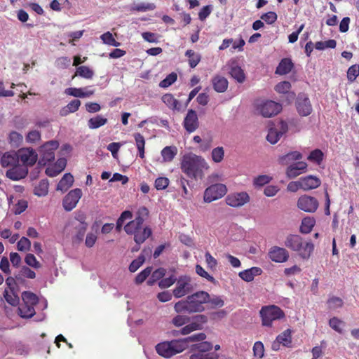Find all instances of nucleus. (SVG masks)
Returning <instances> with one entry per match:
<instances>
[{"label": "nucleus", "mask_w": 359, "mask_h": 359, "mask_svg": "<svg viewBox=\"0 0 359 359\" xmlns=\"http://www.w3.org/2000/svg\"><path fill=\"white\" fill-rule=\"evenodd\" d=\"M96 229L87 233L85 244L88 248H91L95 243L97 238V231L99 226H95Z\"/></svg>", "instance_id": "49530a36"}, {"label": "nucleus", "mask_w": 359, "mask_h": 359, "mask_svg": "<svg viewBox=\"0 0 359 359\" xmlns=\"http://www.w3.org/2000/svg\"><path fill=\"white\" fill-rule=\"evenodd\" d=\"M6 301L12 306H17L19 304L20 299L14 290H5L4 294Z\"/></svg>", "instance_id": "a19ab883"}, {"label": "nucleus", "mask_w": 359, "mask_h": 359, "mask_svg": "<svg viewBox=\"0 0 359 359\" xmlns=\"http://www.w3.org/2000/svg\"><path fill=\"white\" fill-rule=\"evenodd\" d=\"M359 76V65H351L347 71V79L350 82H353Z\"/></svg>", "instance_id": "3c124183"}, {"label": "nucleus", "mask_w": 359, "mask_h": 359, "mask_svg": "<svg viewBox=\"0 0 359 359\" xmlns=\"http://www.w3.org/2000/svg\"><path fill=\"white\" fill-rule=\"evenodd\" d=\"M25 263L34 269H39L41 267V264L38 262L35 256L32 254H27L25 259Z\"/></svg>", "instance_id": "052dcab7"}, {"label": "nucleus", "mask_w": 359, "mask_h": 359, "mask_svg": "<svg viewBox=\"0 0 359 359\" xmlns=\"http://www.w3.org/2000/svg\"><path fill=\"white\" fill-rule=\"evenodd\" d=\"M19 159L22 162L25 166H32L37 161V154L33 149L25 148L19 151Z\"/></svg>", "instance_id": "dca6fc26"}, {"label": "nucleus", "mask_w": 359, "mask_h": 359, "mask_svg": "<svg viewBox=\"0 0 359 359\" xmlns=\"http://www.w3.org/2000/svg\"><path fill=\"white\" fill-rule=\"evenodd\" d=\"M108 120L107 118L102 116L101 115H97L95 117L90 118L88 121V126L90 129H97L107 123Z\"/></svg>", "instance_id": "f704fd0d"}, {"label": "nucleus", "mask_w": 359, "mask_h": 359, "mask_svg": "<svg viewBox=\"0 0 359 359\" xmlns=\"http://www.w3.org/2000/svg\"><path fill=\"white\" fill-rule=\"evenodd\" d=\"M182 171L191 179H202L203 171L209 169L205 160L196 154H189L183 156L181 163Z\"/></svg>", "instance_id": "f257e3e1"}, {"label": "nucleus", "mask_w": 359, "mask_h": 359, "mask_svg": "<svg viewBox=\"0 0 359 359\" xmlns=\"http://www.w3.org/2000/svg\"><path fill=\"white\" fill-rule=\"evenodd\" d=\"M177 79V75L175 72H172L168 74L164 79L159 83V87L166 88L174 83Z\"/></svg>", "instance_id": "a18cd8bd"}, {"label": "nucleus", "mask_w": 359, "mask_h": 359, "mask_svg": "<svg viewBox=\"0 0 359 359\" xmlns=\"http://www.w3.org/2000/svg\"><path fill=\"white\" fill-rule=\"evenodd\" d=\"M149 217V210L145 207H140L137 213L135 220L130 221L126 224H143V223Z\"/></svg>", "instance_id": "c756f323"}, {"label": "nucleus", "mask_w": 359, "mask_h": 359, "mask_svg": "<svg viewBox=\"0 0 359 359\" xmlns=\"http://www.w3.org/2000/svg\"><path fill=\"white\" fill-rule=\"evenodd\" d=\"M19 162V157L16 153L6 152L1 158L0 163L3 168L12 167L16 165Z\"/></svg>", "instance_id": "412c9836"}, {"label": "nucleus", "mask_w": 359, "mask_h": 359, "mask_svg": "<svg viewBox=\"0 0 359 359\" xmlns=\"http://www.w3.org/2000/svg\"><path fill=\"white\" fill-rule=\"evenodd\" d=\"M71 64V59L69 57H60L55 61V66L59 69H66Z\"/></svg>", "instance_id": "e2e57ef3"}, {"label": "nucleus", "mask_w": 359, "mask_h": 359, "mask_svg": "<svg viewBox=\"0 0 359 359\" xmlns=\"http://www.w3.org/2000/svg\"><path fill=\"white\" fill-rule=\"evenodd\" d=\"M296 108L302 116H307L312 112V106L310 100L304 94L299 95L296 101Z\"/></svg>", "instance_id": "ddd939ff"}, {"label": "nucleus", "mask_w": 359, "mask_h": 359, "mask_svg": "<svg viewBox=\"0 0 359 359\" xmlns=\"http://www.w3.org/2000/svg\"><path fill=\"white\" fill-rule=\"evenodd\" d=\"M57 141L51 140L46 142L39 149L40 159L39 164L46 165L47 163L55 160V151L58 148Z\"/></svg>", "instance_id": "423d86ee"}, {"label": "nucleus", "mask_w": 359, "mask_h": 359, "mask_svg": "<svg viewBox=\"0 0 359 359\" xmlns=\"http://www.w3.org/2000/svg\"><path fill=\"white\" fill-rule=\"evenodd\" d=\"M128 234L134 235V241L140 245L145 241L151 234V230L147 226H124Z\"/></svg>", "instance_id": "0eeeda50"}, {"label": "nucleus", "mask_w": 359, "mask_h": 359, "mask_svg": "<svg viewBox=\"0 0 359 359\" xmlns=\"http://www.w3.org/2000/svg\"><path fill=\"white\" fill-rule=\"evenodd\" d=\"M212 344L208 341H203L191 346V351H198L200 353L209 351L212 349Z\"/></svg>", "instance_id": "8fccbe9b"}, {"label": "nucleus", "mask_w": 359, "mask_h": 359, "mask_svg": "<svg viewBox=\"0 0 359 359\" xmlns=\"http://www.w3.org/2000/svg\"><path fill=\"white\" fill-rule=\"evenodd\" d=\"M189 321V318L186 316L177 315L172 320V323L177 327L182 326Z\"/></svg>", "instance_id": "69168bd1"}, {"label": "nucleus", "mask_w": 359, "mask_h": 359, "mask_svg": "<svg viewBox=\"0 0 359 359\" xmlns=\"http://www.w3.org/2000/svg\"><path fill=\"white\" fill-rule=\"evenodd\" d=\"M297 205L302 211L315 212L319 206V203L315 197L305 194L298 198Z\"/></svg>", "instance_id": "9b49d317"}, {"label": "nucleus", "mask_w": 359, "mask_h": 359, "mask_svg": "<svg viewBox=\"0 0 359 359\" xmlns=\"http://www.w3.org/2000/svg\"><path fill=\"white\" fill-rule=\"evenodd\" d=\"M185 55L188 57L189 65L191 68L196 67L201 60L200 54L191 49L186 51Z\"/></svg>", "instance_id": "e433bc0d"}, {"label": "nucleus", "mask_w": 359, "mask_h": 359, "mask_svg": "<svg viewBox=\"0 0 359 359\" xmlns=\"http://www.w3.org/2000/svg\"><path fill=\"white\" fill-rule=\"evenodd\" d=\"M257 109L264 117H271L281 111L282 106L274 101L266 100L257 104Z\"/></svg>", "instance_id": "9d476101"}, {"label": "nucleus", "mask_w": 359, "mask_h": 359, "mask_svg": "<svg viewBox=\"0 0 359 359\" xmlns=\"http://www.w3.org/2000/svg\"><path fill=\"white\" fill-rule=\"evenodd\" d=\"M177 154V148L175 147H165L161 151V156L165 162H170Z\"/></svg>", "instance_id": "4c0bfd02"}, {"label": "nucleus", "mask_w": 359, "mask_h": 359, "mask_svg": "<svg viewBox=\"0 0 359 359\" xmlns=\"http://www.w3.org/2000/svg\"><path fill=\"white\" fill-rule=\"evenodd\" d=\"M152 268L151 267H147L143 271H142L140 273H139L135 279V282L136 284H140L142 283L151 274Z\"/></svg>", "instance_id": "5fc2aeb1"}, {"label": "nucleus", "mask_w": 359, "mask_h": 359, "mask_svg": "<svg viewBox=\"0 0 359 359\" xmlns=\"http://www.w3.org/2000/svg\"><path fill=\"white\" fill-rule=\"evenodd\" d=\"M74 183V177L71 173H66L58 182L57 189L67 191Z\"/></svg>", "instance_id": "cd10ccee"}, {"label": "nucleus", "mask_w": 359, "mask_h": 359, "mask_svg": "<svg viewBox=\"0 0 359 359\" xmlns=\"http://www.w3.org/2000/svg\"><path fill=\"white\" fill-rule=\"evenodd\" d=\"M206 338V335L204 333H197L194 334L191 336L184 339H180V341H182L184 346V350L187 348L188 344L189 342H195V341H202L205 340Z\"/></svg>", "instance_id": "ea45409f"}, {"label": "nucleus", "mask_w": 359, "mask_h": 359, "mask_svg": "<svg viewBox=\"0 0 359 359\" xmlns=\"http://www.w3.org/2000/svg\"><path fill=\"white\" fill-rule=\"evenodd\" d=\"M201 329V325L199 323L193 322L184 326L180 331H174L172 334L174 336H177L180 333L182 335H187L194 331L198 330Z\"/></svg>", "instance_id": "473e14b6"}, {"label": "nucleus", "mask_w": 359, "mask_h": 359, "mask_svg": "<svg viewBox=\"0 0 359 359\" xmlns=\"http://www.w3.org/2000/svg\"><path fill=\"white\" fill-rule=\"evenodd\" d=\"M227 189L223 184H215L208 187L204 191L203 199L206 203H210L222 198L226 193Z\"/></svg>", "instance_id": "6e6552de"}, {"label": "nucleus", "mask_w": 359, "mask_h": 359, "mask_svg": "<svg viewBox=\"0 0 359 359\" xmlns=\"http://www.w3.org/2000/svg\"><path fill=\"white\" fill-rule=\"evenodd\" d=\"M302 158V155L297 151H291L278 158V162L281 165H286L294 161H299Z\"/></svg>", "instance_id": "393cba45"}, {"label": "nucleus", "mask_w": 359, "mask_h": 359, "mask_svg": "<svg viewBox=\"0 0 359 359\" xmlns=\"http://www.w3.org/2000/svg\"><path fill=\"white\" fill-rule=\"evenodd\" d=\"M166 270L163 268H159L155 270L152 274L151 279L148 281L149 285H152L156 280H161L165 275Z\"/></svg>", "instance_id": "864d4df0"}, {"label": "nucleus", "mask_w": 359, "mask_h": 359, "mask_svg": "<svg viewBox=\"0 0 359 359\" xmlns=\"http://www.w3.org/2000/svg\"><path fill=\"white\" fill-rule=\"evenodd\" d=\"M169 180L167 177H161L155 180V187L157 190H163L168 187Z\"/></svg>", "instance_id": "680f3d73"}, {"label": "nucleus", "mask_w": 359, "mask_h": 359, "mask_svg": "<svg viewBox=\"0 0 359 359\" xmlns=\"http://www.w3.org/2000/svg\"><path fill=\"white\" fill-rule=\"evenodd\" d=\"M329 325L338 333H342L344 323L338 318L333 317L330 320Z\"/></svg>", "instance_id": "09e8293b"}, {"label": "nucleus", "mask_w": 359, "mask_h": 359, "mask_svg": "<svg viewBox=\"0 0 359 359\" xmlns=\"http://www.w3.org/2000/svg\"><path fill=\"white\" fill-rule=\"evenodd\" d=\"M28 173V169L25 165H20L18 163L13 165L6 172V176L10 180L18 181L25 178Z\"/></svg>", "instance_id": "2eb2a0df"}, {"label": "nucleus", "mask_w": 359, "mask_h": 359, "mask_svg": "<svg viewBox=\"0 0 359 359\" xmlns=\"http://www.w3.org/2000/svg\"><path fill=\"white\" fill-rule=\"evenodd\" d=\"M261 18L265 21L267 24L271 25L275 22L277 20V15L275 12L269 11L263 14Z\"/></svg>", "instance_id": "774afa93"}, {"label": "nucleus", "mask_w": 359, "mask_h": 359, "mask_svg": "<svg viewBox=\"0 0 359 359\" xmlns=\"http://www.w3.org/2000/svg\"><path fill=\"white\" fill-rule=\"evenodd\" d=\"M229 74L238 83H243L246 79L243 69L238 66H232L230 69Z\"/></svg>", "instance_id": "7c9ffc66"}, {"label": "nucleus", "mask_w": 359, "mask_h": 359, "mask_svg": "<svg viewBox=\"0 0 359 359\" xmlns=\"http://www.w3.org/2000/svg\"><path fill=\"white\" fill-rule=\"evenodd\" d=\"M307 166V163L304 161L296 162L287 167L286 170V175L290 179L295 178L305 172Z\"/></svg>", "instance_id": "6ab92c4d"}, {"label": "nucleus", "mask_w": 359, "mask_h": 359, "mask_svg": "<svg viewBox=\"0 0 359 359\" xmlns=\"http://www.w3.org/2000/svg\"><path fill=\"white\" fill-rule=\"evenodd\" d=\"M156 352L162 357L169 358L184 351V346L180 339L161 342L156 346Z\"/></svg>", "instance_id": "20e7f679"}, {"label": "nucleus", "mask_w": 359, "mask_h": 359, "mask_svg": "<svg viewBox=\"0 0 359 359\" xmlns=\"http://www.w3.org/2000/svg\"><path fill=\"white\" fill-rule=\"evenodd\" d=\"M262 273V270L261 268L252 267L239 272L238 276L242 280L246 282H251L254 280L255 276L261 275Z\"/></svg>", "instance_id": "5701e85b"}, {"label": "nucleus", "mask_w": 359, "mask_h": 359, "mask_svg": "<svg viewBox=\"0 0 359 359\" xmlns=\"http://www.w3.org/2000/svg\"><path fill=\"white\" fill-rule=\"evenodd\" d=\"M293 68V63L290 58L283 59L276 69V74L285 75L288 74Z\"/></svg>", "instance_id": "bb28decb"}, {"label": "nucleus", "mask_w": 359, "mask_h": 359, "mask_svg": "<svg viewBox=\"0 0 359 359\" xmlns=\"http://www.w3.org/2000/svg\"><path fill=\"white\" fill-rule=\"evenodd\" d=\"M145 257L141 254L137 259H134L129 266L130 272H135L144 262Z\"/></svg>", "instance_id": "603ef678"}, {"label": "nucleus", "mask_w": 359, "mask_h": 359, "mask_svg": "<svg viewBox=\"0 0 359 359\" xmlns=\"http://www.w3.org/2000/svg\"><path fill=\"white\" fill-rule=\"evenodd\" d=\"M176 286L173 290V296L180 298L189 294L193 289L191 278L187 276H181L176 280Z\"/></svg>", "instance_id": "1a4fd4ad"}, {"label": "nucleus", "mask_w": 359, "mask_h": 359, "mask_svg": "<svg viewBox=\"0 0 359 359\" xmlns=\"http://www.w3.org/2000/svg\"><path fill=\"white\" fill-rule=\"evenodd\" d=\"M211 157L215 163H220L224 157V149L222 147H217L212 149Z\"/></svg>", "instance_id": "c03bdc74"}, {"label": "nucleus", "mask_w": 359, "mask_h": 359, "mask_svg": "<svg viewBox=\"0 0 359 359\" xmlns=\"http://www.w3.org/2000/svg\"><path fill=\"white\" fill-rule=\"evenodd\" d=\"M323 152L319 149H316L310 153L307 157V159L311 162L315 163L317 165H320L323 161Z\"/></svg>", "instance_id": "79ce46f5"}, {"label": "nucleus", "mask_w": 359, "mask_h": 359, "mask_svg": "<svg viewBox=\"0 0 359 359\" xmlns=\"http://www.w3.org/2000/svg\"><path fill=\"white\" fill-rule=\"evenodd\" d=\"M177 280V278L175 277V276H170L168 278H162L158 282V286L159 287L162 289L168 288L172 285Z\"/></svg>", "instance_id": "4d7b16f0"}, {"label": "nucleus", "mask_w": 359, "mask_h": 359, "mask_svg": "<svg viewBox=\"0 0 359 359\" xmlns=\"http://www.w3.org/2000/svg\"><path fill=\"white\" fill-rule=\"evenodd\" d=\"M74 76L91 79L94 76V72L87 66H79L76 68Z\"/></svg>", "instance_id": "58836bf2"}, {"label": "nucleus", "mask_w": 359, "mask_h": 359, "mask_svg": "<svg viewBox=\"0 0 359 359\" xmlns=\"http://www.w3.org/2000/svg\"><path fill=\"white\" fill-rule=\"evenodd\" d=\"M196 272L198 276L207 279L208 281L215 283V279L214 277L210 276L201 265L197 264L196 266Z\"/></svg>", "instance_id": "13d9d810"}, {"label": "nucleus", "mask_w": 359, "mask_h": 359, "mask_svg": "<svg viewBox=\"0 0 359 359\" xmlns=\"http://www.w3.org/2000/svg\"><path fill=\"white\" fill-rule=\"evenodd\" d=\"M262 325L271 326L272 322L284 317V312L277 306H263L259 311Z\"/></svg>", "instance_id": "39448f33"}, {"label": "nucleus", "mask_w": 359, "mask_h": 359, "mask_svg": "<svg viewBox=\"0 0 359 359\" xmlns=\"http://www.w3.org/2000/svg\"><path fill=\"white\" fill-rule=\"evenodd\" d=\"M205 262L209 269L215 270L217 266V261L215 259L209 252L205 254Z\"/></svg>", "instance_id": "338daca9"}, {"label": "nucleus", "mask_w": 359, "mask_h": 359, "mask_svg": "<svg viewBox=\"0 0 359 359\" xmlns=\"http://www.w3.org/2000/svg\"><path fill=\"white\" fill-rule=\"evenodd\" d=\"M209 294L205 291L196 292L189 295L185 300L179 301L175 304L174 309L177 313L187 312L198 313L205 310L203 304L207 303Z\"/></svg>", "instance_id": "f03ea898"}, {"label": "nucleus", "mask_w": 359, "mask_h": 359, "mask_svg": "<svg viewBox=\"0 0 359 359\" xmlns=\"http://www.w3.org/2000/svg\"><path fill=\"white\" fill-rule=\"evenodd\" d=\"M300 180L302 189L304 191L316 189L321 184L320 180L318 177L313 175H308L304 177H301Z\"/></svg>", "instance_id": "aec40b11"}, {"label": "nucleus", "mask_w": 359, "mask_h": 359, "mask_svg": "<svg viewBox=\"0 0 359 359\" xmlns=\"http://www.w3.org/2000/svg\"><path fill=\"white\" fill-rule=\"evenodd\" d=\"M22 299L23 301V304L32 305L33 306L38 302L37 296L28 291H25L22 293Z\"/></svg>", "instance_id": "37998d69"}, {"label": "nucleus", "mask_w": 359, "mask_h": 359, "mask_svg": "<svg viewBox=\"0 0 359 359\" xmlns=\"http://www.w3.org/2000/svg\"><path fill=\"white\" fill-rule=\"evenodd\" d=\"M250 201L249 195L246 192H240L229 194L226 198V204L231 207H240Z\"/></svg>", "instance_id": "4468645a"}, {"label": "nucleus", "mask_w": 359, "mask_h": 359, "mask_svg": "<svg viewBox=\"0 0 359 359\" xmlns=\"http://www.w3.org/2000/svg\"><path fill=\"white\" fill-rule=\"evenodd\" d=\"M18 310V314L22 318H29L35 314L34 308L32 305L22 304Z\"/></svg>", "instance_id": "72a5a7b5"}, {"label": "nucleus", "mask_w": 359, "mask_h": 359, "mask_svg": "<svg viewBox=\"0 0 359 359\" xmlns=\"http://www.w3.org/2000/svg\"><path fill=\"white\" fill-rule=\"evenodd\" d=\"M82 191L80 189H75L70 191L64 198L62 205L65 210H73L81 198Z\"/></svg>", "instance_id": "f8f14e48"}, {"label": "nucleus", "mask_w": 359, "mask_h": 359, "mask_svg": "<svg viewBox=\"0 0 359 359\" xmlns=\"http://www.w3.org/2000/svg\"><path fill=\"white\" fill-rule=\"evenodd\" d=\"M327 304L330 309H337L342 307L344 302L341 298L332 297L328 299Z\"/></svg>", "instance_id": "6e6d98bb"}, {"label": "nucleus", "mask_w": 359, "mask_h": 359, "mask_svg": "<svg viewBox=\"0 0 359 359\" xmlns=\"http://www.w3.org/2000/svg\"><path fill=\"white\" fill-rule=\"evenodd\" d=\"M81 106V101L79 100H72L68 104L64 107L60 111L62 116H65L70 113L76 111Z\"/></svg>", "instance_id": "2f4dec72"}, {"label": "nucleus", "mask_w": 359, "mask_h": 359, "mask_svg": "<svg viewBox=\"0 0 359 359\" xmlns=\"http://www.w3.org/2000/svg\"><path fill=\"white\" fill-rule=\"evenodd\" d=\"M184 127L189 133L194 132L198 127V119L196 112L193 109H189L184 118Z\"/></svg>", "instance_id": "a211bd4d"}, {"label": "nucleus", "mask_w": 359, "mask_h": 359, "mask_svg": "<svg viewBox=\"0 0 359 359\" xmlns=\"http://www.w3.org/2000/svg\"><path fill=\"white\" fill-rule=\"evenodd\" d=\"M269 256L274 262L283 263L287 261L289 252L283 248L274 246L270 249Z\"/></svg>", "instance_id": "f3484780"}, {"label": "nucleus", "mask_w": 359, "mask_h": 359, "mask_svg": "<svg viewBox=\"0 0 359 359\" xmlns=\"http://www.w3.org/2000/svg\"><path fill=\"white\" fill-rule=\"evenodd\" d=\"M282 137L281 134L278 133V129L276 128H270L269 130L266 140L271 144H274L278 142L280 138Z\"/></svg>", "instance_id": "de8ad7c7"}, {"label": "nucleus", "mask_w": 359, "mask_h": 359, "mask_svg": "<svg viewBox=\"0 0 359 359\" xmlns=\"http://www.w3.org/2000/svg\"><path fill=\"white\" fill-rule=\"evenodd\" d=\"M49 183L48 180H41L34 187V193L38 196H45L48 192Z\"/></svg>", "instance_id": "c9c22d12"}, {"label": "nucleus", "mask_w": 359, "mask_h": 359, "mask_svg": "<svg viewBox=\"0 0 359 359\" xmlns=\"http://www.w3.org/2000/svg\"><path fill=\"white\" fill-rule=\"evenodd\" d=\"M285 245L292 250L297 252L298 255L304 259L310 257L314 248L312 243H304L299 236L292 234L287 236Z\"/></svg>", "instance_id": "7ed1b4c3"}, {"label": "nucleus", "mask_w": 359, "mask_h": 359, "mask_svg": "<svg viewBox=\"0 0 359 359\" xmlns=\"http://www.w3.org/2000/svg\"><path fill=\"white\" fill-rule=\"evenodd\" d=\"M254 355L258 358H262L264 356V344L261 341H257L253 346Z\"/></svg>", "instance_id": "0e129e2a"}, {"label": "nucleus", "mask_w": 359, "mask_h": 359, "mask_svg": "<svg viewBox=\"0 0 359 359\" xmlns=\"http://www.w3.org/2000/svg\"><path fill=\"white\" fill-rule=\"evenodd\" d=\"M291 88V83L289 81H282L275 86V90L278 93H286Z\"/></svg>", "instance_id": "bf43d9fd"}, {"label": "nucleus", "mask_w": 359, "mask_h": 359, "mask_svg": "<svg viewBox=\"0 0 359 359\" xmlns=\"http://www.w3.org/2000/svg\"><path fill=\"white\" fill-rule=\"evenodd\" d=\"M277 343H274L273 344V349L276 350V346H278V344H281L285 346H290V344L292 342V338H291V331L290 330L287 329L285 330L283 332L280 334L276 337Z\"/></svg>", "instance_id": "a878e982"}, {"label": "nucleus", "mask_w": 359, "mask_h": 359, "mask_svg": "<svg viewBox=\"0 0 359 359\" xmlns=\"http://www.w3.org/2000/svg\"><path fill=\"white\" fill-rule=\"evenodd\" d=\"M163 102L170 109L172 110H180V102L174 97V96L170 93H166L162 96L161 98Z\"/></svg>", "instance_id": "c85d7f7f"}, {"label": "nucleus", "mask_w": 359, "mask_h": 359, "mask_svg": "<svg viewBox=\"0 0 359 359\" xmlns=\"http://www.w3.org/2000/svg\"><path fill=\"white\" fill-rule=\"evenodd\" d=\"M212 84L216 92L224 93L228 88L229 82L225 77L220 75H216L212 79Z\"/></svg>", "instance_id": "4be33fe9"}, {"label": "nucleus", "mask_w": 359, "mask_h": 359, "mask_svg": "<svg viewBox=\"0 0 359 359\" xmlns=\"http://www.w3.org/2000/svg\"><path fill=\"white\" fill-rule=\"evenodd\" d=\"M94 90H88V88H68L65 90V93L67 95L74 96L76 97H88L93 95L94 94Z\"/></svg>", "instance_id": "b1692460"}]
</instances>
